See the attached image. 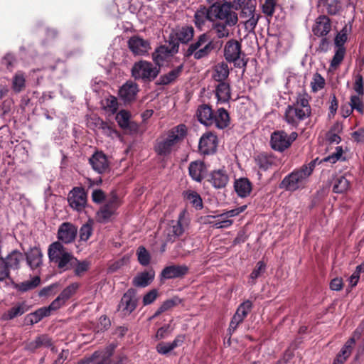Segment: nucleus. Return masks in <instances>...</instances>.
Returning a JSON list of instances; mask_svg holds the SVG:
<instances>
[{
    "label": "nucleus",
    "mask_w": 364,
    "mask_h": 364,
    "mask_svg": "<svg viewBox=\"0 0 364 364\" xmlns=\"http://www.w3.org/2000/svg\"><path fill=\"white\" fill-rule=\"evenodd\" d=\"M310 97L306 93H300L296 100L289 105L284 112V119L288 125L296 128L311 115Z\"/></svg>",
    "instance_id": "nucleus-1"
},
{
    "label": "nucleus",
    "mask_w": 364,
    "mask_h": 364,
    "mask_svg": "<svg viewBox=\"0 0 364 364\" xmlns=\"http://www.w3.org/2000/svg\"><path fill=\"white\" fill-rule=\"evenodd\" d=\"M316 163L315 160L311 161L308 164H304L293 171L283 178L280 188L287 191H295L304 188L316 167Z\"/></svg>",
    "instance_id": "nucleus-2"
},
{
    "label": "nucleus",
    "mask_w": 364,
    "mask_h": 364,
    "mask_svg": "<svg viewBox=\"0 0 364 364\" xmlns=\"http://www.w3.org/2000/svg\"><path fill=\"white\" fill-rule=\"evenodd\" d=\"M186 132V127L182 124L171 128L156 140L154 146L155 151L160 156L169 155L174 146L184 139Z\"/></svg>",
    "instance_id": "nucleus-3"
},
{
    "label": "nucleus",
    "mask_w": 364,
    "mask_h": 364,
    "mask_svg": "<svg viewBox=\"0 0 364 364\" xmlns=\"http://www.w3.org/2000/svg\"><path fill=\"white\" fill-rule=\"evenodd\" d=\"M48 256L50 262L62 271L73 268L77 262V259L60 242H54L49 245Z\"/></svg>",
    "instance_id": "nucleus-4"
},
{
    "label": "nucleus",
    "mask_w": 364,
    "mask_h": 364,
    "mask_svg": "<svg viewBox=\"0 0 364 364\" xmlns=\"http://www.w3.org/2000/svg\"><path fill=\"white\" fill-rule=\"evenodd\" d=\"M210 11L213 15L214 21L225 22L228 25H237L238 15L237 8L230 1H225L221 4L210 6Z\"/></svg>",
    "instance_id": "nucleus-5"
},
{
    "label": "nucleus",
    "mask_w": 364,
    "mask_h": 364,
    "mask_svg": "<svg viewBox=\"0 0 364 364\" xmlns=\"http://www.w3.org/2000/svg\"><path fill=\"white\" fill-rule=\"evenodd\" d=\"M213 48V42L209 40L205 33H203L198 37L196 42L188 46L186 55L188 57L193 55L195 59L199 60L208 56Z\"/></svg>",
    "instance_id": "nucleus-6"
},
{
    "label": "nucleus",
    "mask_w": 364,
    "mask_h": 364,
    "mask_svg": "<svg viewBox=\"0 0 364 364\" xmlns=\"http://www.w3.org/2000/svg\"><path fill=\"white\" fill-rule=\"evenodd\" d=\"M159 71V68L146 60H140L135 63L132 68V76L136 80L149 81L155 79Z\"/></svg>",
    "instance_id": "nucleus-7"
},
{
    "label": "nucleus",
    "mask_w": 364,
    "mask_h": 364,
    "mask_svg": "<svg viewBox=\"0 0 364 364\" xmlns=\"http://www.w3.org/2000/svg\"><path fill=\"white\" fill-rule=\"evenodd\" d=\"M189 218L186 210L180 213L177 220H171L166 228L167 240L173 242L181 236L189 225Z\"/></svg>",
    "instance_id": "nucleus-8"
},
{
    "label": "nucleus",
    "mask_w": 364,
    "mask_h": 364,
    "mask_svg": "<svg viewBox=\"0 0 364 364\" xmlns=\"http://www.w3.org/2000/svg\"><path fill=\"white\" fill-rule=\"evenodd\" d=\"M244 54L241 50V44L236 40L228 41L224 47V57L229 63H233L237 68L245 67L247 62L245 61Z\"/></svg>",
    "instance_id": "nucleus-9"
},
{
    "label": "nucleus",
    "mask_w": 364,
    "mask_h": 364,
    "mask_svg": "<svg viewBox=\"0 0 364 364\" xmlns=\"http://www.w3.org/2000/svg\"><path fill=\"white\" fill-rule=\"evenodd\" d=\"M297 136L298 134L295 132L289 135L284 131L274 132L271 135V147L275 151L282 152L291 146Z\"/></svg>",
    "instance_id": "nucleus-10"
},
{
    "label": "nucleus",
    "mask_w": 364,
    "mask_h": 364,
    "mask_svg": "<svg viewBox=\"0 0 364 364\" xmlns=\"http://www.w3.org/2000/svg\"><path fill=\"white\" fill-rule=\"evenodd\" d=\"M68 202L70 207L77 212H81L87 205V193L82 187H74L68 193Z\"/></svg>",
    "instance_id": "nucleus-11"
},
{
    "label": "nucleus",
    "mask_w": 364,
    "mask_h": 364,
    "mask_svg": "<svg viewBox=\"0 0 364 364\" xmlns=\"http://www.w3.org/2000/svg\"><path fill=\"white\" fill-rule=\"evenodd\" d=\"M137 299L135 289H129L122 296L118 305V310L124 316L130 315L136 308Z\"/></svg>",
    "instance_id": "nucleus-12"
},
{
    "label": "nucleus",
    "mask_w": 364,
    "mask_h": 364,
    "mask_svg": "<svg viewBox=\"0 0 364 364\" xmlns=\"http://www.w3.org/2000/svg\"><path fill=\"white\" fill-rule=\"evenodd\" d=\"M255 4L249 1L242 7L240 17L245 19L246 28L254 30L258 23L259 15L255 13Z\"/></svg>",
    "instance_id": "nucleus-13"
},
{
    "label": "nucleus",
    "mask_w": 364,
    "mask_h": 364,
    "mask_svg": "<svg viewBox=\"0 0 364 364\" xmlns=\"http://www.w3.org/2000/svg\"><path fill=\"white\" fill-rule=\"evenodd\" d=\"M218 146V138L215 134L208 132L203 134L199 141L198 149L204 155H209L215 152Z\"/></svg>",
    "instance_id": "nucleus-14"
},
{
    "label": "nucleus",
    "mask_w": 364,
    "mask_h": 364,
    "mask_svg": "<svg viewBox=\"0 0 364 364\" xmlns=\"http://www.w3.org/2000/svg\"><path fill=\"white\" fill-rule=\"evenodd\" d=\"M77 233V228L69 222L63 223L58 228V239L65 244L75 241Z\"/></svg>",
    "instance_id": "nucleus-15"
},
{
    "label": "nucleus",
    "mask_w": 364,
    "mask_h": 364,
    "mask_svg": "<svg viewBox=\"0 0 364 364\" xmlns=\"http://www.w3.org/2000/svg\"><path fill=\"white\" fill-rule=\"evenodd\" d=\"M254 160L258 168L262 171H267L280 164L279 160L273 154L264 152L256 155Z\"/></svg>",
    "instance_id": "nucleus-16"
},
{
    "label": "nucleus",
    "mask_w": 364,
    "mask_h": 364,
    "mask_svg": "<svg viewBox=\"0 0 364 364\" xmlns=\"http://www.w3.org/2000/svg\"><path fill=\"white\" fill-rule=\"evenodd\" d=\"M27 265L31 270L41 267L43 264V252L40 247H33L25 252Z\"/></svg>",
    "instance_id": "nucleus-17"
},
{
    "label": "nucleus",
    "mask_w": 364,
    "mask_h": 364,
    "mask_svg": "<svg viewBox=\"0 0 364 364\" xmlns=\"http://www.w3.org/2000/svg\"><path fill=\"white\" fill-rule=\"evenodd\" d=\"M128 46L131 51L138 55H145L151 48L149 41L138 36L131 37L128 41Z\"/></svg>",
    "instance_id": "nucleus-18"
},
{
    "label": "nucleus",
    "mask_w": 364,
    "mask_h": 364,
    "mask_svg": "<svg viewBox=\"0 0 364 364\" xmlns=\"http://www.w3.org/2000/svg\"><path fill=\"white\" fill-rule=\"evenodd\" d=\"M210 6L200 5L194 14V23L196 26L202 29L207 21L214 22L213 15L210 11Z\"/></svg>",
    "instance_id": "nucleus-19"
},
{
    "label": "nucleus",
    "mask_w": 364,
    "mask_h": 364,
    "mask_svg": "<svg viewBox=\"0 0 364 364\" xmlns=\"http://www.w3.org/2000/svg\"><path fill=\"white\" fill-rule=\"evenodd\" d=\"M331 30V23L328 17L325 15L319 16L316 18L312 27L314 34L318 37H324Z\"/></svg>",
    "instance_id": "nucleus-20"
},
{
    "label": "nucleus",
    "mask_w": 364,
    "mask_h": 364,
    "mask_svg": "<svg viewBox=\"0 0 364 364\" xmlns=\"http://www.w3.org/2000/svg\"><path fill=\"white\" fill-rule=\"evenodd\" d=\"M130 117V113L122 109L117 114L116 121L122 129L129 130L130 132H136L138 130V125L136 123L132 122Z\"/></svg>",
    "instance_id": "nucleus-21"
},
{
    "label": "nucleus",
    "mask_w": 364,
    "mask_h": 364,
    "mask_svg": "<svg viewBox=\"0 0 364 364\" xmlns=\"http://www.w3.org/2000/svg\"><path fill=\"white\" fill-rule=\"evenodd\" d=\"M92 168L98 173H105L109 169V161L102 152H96L90 159Z\"/></svg>",
    "instance_id": "nucleus-22"
},
{
    "label": "nucleus",
    "mask_w": 364,
    "mask_h": 364,
    "mask_svg": "<svg viewBox=\"0 0 364 364\" xmlns=\"http://www.w3.org/2000/svg\"><path fill=\"white\" fill-rule=\"evenodd\" d=\"M188 272L186 265H171L166 267L161 273V277L165 279H171L184 276Z\"/></svg>",
    "instance_id": "nucleus-23"
},
{
    "label": "nucleus",
    "mask_w": 364,
    "mask_h": 364,
    "mask_svg": "<svg viewBox=\"0 0 364 364\" xmlns=\"http://www.w3.org/2000/svg\"><path fill=\"white\" fill-rule=\"evenodd\" d=\"M355 346V338H350L337 354L333 364H343L350 356Z\"/></svg>",
    "instance_id": "nucleus-24"
},
{
    "label": "nucleus",
    "mask_w": 364,
    "mask_h": 364,
    "mask_svg": "<svg viewBox=\"0 0 364 364\" xmlns=\"http://www.w3.org/2000/svg\"><path fill=\"white\" fill-rule=\"evenodd\" d=\"M210 182L215 188H223L229 181V176L223 168L213 171L210 176Z\"/></svg>",
    "instance_id": "nucleus-25"
},
{
    "label": "nucleus",
    "mask_w": 364,
    "mask_h": 364,
    "mask_svg": "<svg viewBox=\"0 0 364 364\" xmlns=\"http://www.w3.org/2000/svg\"><path fill=\"white\" fill-rule=\"evenodd\" d=\"M215 92L218 102H228L231 98L230 82L228 81L218 82L215 85Z\"/></svg>",
    "instance_id": "nucleus-26"
},
{
    "label": "nucleus",
    "mask_w": 364,
    "mask_h": 364,
    "mask_svg": "<svg viewBox=\"0 0 364 364\" xmlns=\"http://www.w3.org/2000/svg\"><path fill=\"white\" fill-rule=\"evenodd\" d=\"M185 336L178 335L172 342H161L156 346V350L161 355H166L176 348L181 346L184 342Z\"/></svg>",
    "instance_id": "nucleus-27"
},
{
    "label": "nucleus",
    "mask_w": 364,
    "mask_h": 364,
    "mask_svg": "<svg viewBox=\"0 0 364 364\" xmlns=\"http://www.w3.org/2000/svg\"><path fill=\"white\" fill-rule=\"evenodd\" d=\"M155 277V272L153 269H149L137 274L132 280V284L136 287H146L149 286Z\"/></svg>",
    "instance_id": "nucleus-28"
},
{
    "label": "nucleus",
    "mask_w": 364,
    "mask_h": 364,
    "mask_svg": "<svg viewBox=\"0 0 364 364\" xmlns=\"http://www.w3.org/2000/svg\"><path fill=\"white\" fill-rule=\"evenodd\" d=\"M230 70L225 62L218 63L214 66L212 78L216 82H226L229 76Z\"/></svg>",
    "instance_id": "nucleus-29"
},
{
    "label": "nucleus",
    "mask_w": 364,
    "mask_h": 364,
    "mask_svg": "<svg viewBox=\"0 0 364 364\" xmlns=\"http://www.w3.org/2000/svg\"><path fill=\"white\" fill-rule=\"evenodd\" d=\"M138 92L137 85L134 82H127L119 91L120 97L124 101H131L134 99Z\"/></svg>",
    "instance_id": "nucleus-30"
},
{
    "label": "nucleus",
    "mask_w": 364,
    "mask_h": 364,
    "mask_svg": "<svg viewBox=\"0 0 364 364\" xmlns=\"http://www.w3.org/2000/svg\"><path fill=\"white\" fill-rule=\"evenodd\" d=\"M22 259L23 254L17 250L11 251L6 257H3L10 270H18Z\"/></svg>",
    "instance_id": "nucleus-31"
},
{
    "label": "nucleus",
    "mask_w": 364,
    "mask_h": 364,
    "mask_svg": "<svg viewBox=\"0 0 364 364\" xmlns=\"http://www.w3.org/2000/svg\"><path fill=\"white\" fill-rule=\"evenodd\" d=\"M213 114L212 109L207 105L200 106L197 111L198 121L205 126L213 125Z\"/></svg>",
    "instance_id": "nucleus-32"
},
{
    "label": "nucleus",
    "mask_w": 364,
    "mask_h": 364,
    "mask_svg": "<svg viewBox=\"0 0 364 364\" xmlns=\"http://www.w3.org/2000/svg\"><path fill=\"white\" fill-rule=\"evenodd\" d=\"M213 125L214 124L217 128L225 129L230 123L229 114L224 108H220L213 114Z\"/></svg>",
    "instance_id": "nucleus-33"
},
{
    "label": "nucleus",
    "mask_w": 364,
    "mask_h": 364,
    "mask_svg": "<svg viewBox=\"0 0 364 364\" xmlns=\"http://www.w3.org/2000/svg\"><path fill=\"white\" fill-rule=\"evenodd\" d=\"M117 208V206L114 202H110L102 206L97 213L98 221L100 223L107 222L114 214Z\"/></svg>",
    "instance_id": "nucleus-34"
},
{
    "label": "nucleus",
    "mask_w": 364,
    "mask_h": 364,
    "mask_svg": "<svg viewBox=\"0 0 364 364\" xmlns=\"http://www.w3.org/2000/svg\"><path fill=\"white\" fill-rule=\"evenodd\" d=\"M52 346L51 339L45 334L41 335L26 344V348L30 351H34L41 347H50Z\"/></svg>",
    "instance_id": "nucleus-35"
},
{
    "label": "nucleus",
    "mask_w": 364,
    "mask_h": 364,
    "mask_svg": "<svg viewBox=\"0 0 364 364\" xmlns=\"http://www.w3.org/2000/svg\"><path fill=\"white\" fill-rule=\"evenodd\" d=\"M183 65H181L171 70L168 73L161 75L157 81V84L161 85H166L173 82L181 75Z\"/></svg>",
    "instance_id": "nucleus-36"
},
{
    "label": "nucleus",
    "mask_w": 364,
    "mask_h": 364,
    "mask_svg": "<svg viewBox=\"0 0 364 364\" xmlns=\"http://www.w3.org/2000/svg\"><path fill=\"white\" fill-rule=\"evenodd\" d=\"M212 29L214 31L215 36L218 38H226L230 35L229 28L234 27L235 25H228L225 22L214 21L212 22Z\"/></svg>",
    "instance_id": "nucleus-37"
},
{
    "label": "nucleus",
    "mask_w": 364,
    "mask_h": 364,
    "mask_svg": "<svg viewBox=\"0 0 364 364\" xmlns=\"http://www.w3.org/2000/svg\"><path fill=\"white\" fill-rule=\"evenodd\" d=\"M235 190L237 195L241 198L247 197L250 195L252 186L247 178H242L235 182Z\"/></svg>",
    "instance_id": "nucleus-38"
},
{
    "label": "nucleus",
    "mask_w": 364,
    "mask_h": 364,
    "mask_svg": "<svg viewBox=\"0 0 364 364\" xmlns=\"http://www.w3.org/2000/svg\"><path fill=\"white\" fill-rule=\"evenodd\" d=\"M28 309L29 307L26 302L18 303L15 306L8 310L6 313L4 314L2 318L4 320H11L17 316H21L25 312L28 311Z\"/></svg>",
    "instance_id": "nucleus-39"
},
{
    "label": "nucleus",
    "mask_w": 364,
    "mask_h": 364,
    "mask_svg": "<svg viewBox=\"0 0 364 364\" xmlns=\"http://www.w3.org/2000/svg\"><path fill=\"white\" fill-rule=\"evenodd\" d=\"M171 55V50L166 46H162L152 53V58L157 65L161 66Z\"/></svg>",
    "instance_id": "nucleus-40"
},
{
    "label": "nucleus",
    "mask_w": 364,
    "mask_h": 364,
    "mask_svg": "<svg viewBox=\"0 0 364 364\" xmlns=\"http://www.w3.org/2000/svg\"><path fill=\"white\" fill-rule=\"evenodd\" d=\"M48 316H50L48 314V310L45 307H42L37 309L34 312L27 314L25 320L27 324L33 325L38 323L44 317H47Z\"/></svg>",
    "instance_id": "nucleus-41"
},
{
    "label": "nucleus",
    "mask_w": 364,
    "mask_h": 364,
    "mask_svg": "<svg viewBox=\"0 0 364 364\" xmlns=\"http://www.w3.org/2000/svg\"><path fill=\"white\" fill-rule=\"evenodd\" d=\"M41 282L39 276L33 277L31 280L24 281L21 283L15 284L14 287L18 291L26 292L37 287Z\"/></svg>",
    "instance_id": "nucleus-42"
},
{
    "label": "nucleus",
    "mask_w": 364,
    "mask_h": 364,
    "mask_svg": "<svg viewBox=\"0 0 364 364\" xmlns=\"http://www.w3.org/2000/svg\"><path fill=\"white\" fill-rule=\"evenodd\" d=\"M204 164L202 162L193 161L189 166V174L196 181H200L203 176Z\"/></svg>",
    "instance_id": "nucleus-43"
},
{
    "label": "nucleus",
    "mask_w": 364,
    "mask_h": 364,
    "mask_svg": "<svg viewBox=\"0 0 364 364\" xmlns=\"http://www.w3.org/2000/svg\"><path fill=\"white\" fill-rule=\"evenodd\" d=\"M350 188V181L345 176H338L334 179L333 191L336 193H343Z\"/></svg>",
    "instance_id": "nucleus-44"
},
{
    "label": "nucleus",
    "mask_w": 364,
    "mask_h": 364,
    "mask_svg": "<svg viewBox=\"0 0 364 364\" xmlns=\"http://www.w3.org/2000/svg\"><path fill=\"white\" fill-rule=\"evenodd\" d=\"M349 106L360 114H364V95H352L350 97Z\"/></svg>",
    "instance_id": "nucleus-45"
},
{
    "label": "nucleus",
    "mask_w": 364,
    "mask_h": 364,
    "mask_svg": "<svg viewBox=\"0 0 364 364\" xmlns=\"http://www.w3.org/2000/svg\"><path fill=\"white\" fill-rule=\"evenodd\" d=\"M193 34L194 29L192 26H184L178 31L176 37L180 42L185 43L193 38Z\"/></svg>",
    "instance_id": "nucleus-46"
},
{
    "label": "nucleus",
    "mask_w": 364,
    "mask_h": 364,
    "mask_svg": "<svg viewBox=\"0 0 364 364\" xmlns=\"http://www.w3.org/2000/svg\"><path fill=\"white\" fill-rule=\"evenodd\" d=\"M103 109L109 114H114L118 109L117 99L114 96H109L102 102Z\"/></svg>",
    "instance_id": "nucleus-47"
},
{
    "label": "nucleus",
    "mask_w": 364,
    "mask_h": 364,
    "mask_svg": "<svg viewBox=\"0 0 364 364\" xmlns=\"http://www.w3.org/2000/svg\"><path fill=\"white\" fill-rule=\"evenodd\" d=\"M184 198L189 201L196 208L201 209L203 207L202 199L198 193L193 191H187L184 193Z\"/></svg>",
    "instance_id": "nucleus-48"
},
{
    "label": "nucleus",
    "mask_w": 364,
    "mask_h": 364,
    "mask_svg": "<svg viewBox=\"0 0 364 364\" xmlns=\"http://www.w3.org/2000/svg\"><path fill=\"white\" fill-rule=\"evenodd\" d=\"M345 48H335L334 55L331 60L330 66L333 69H336L342 63L346 55Z\"/></svg>",
    "instance_id": "nucleus-49"
},
{
    "label": "nucleus",
    "mask_w": 364,
    "mask_h": 364,
    "mask_svg": "<svg viewBox=\"0 0 364 364\" xmlns=\"http://www.w3.org/2000/svg\"><path fill=\"white\" fill-rule=\"evenodd\" d=\"M26 79L23 73L17 72L12 80V89L16 92H20L25 87Z\"/></svg>",
    "instance_id": "nucleus-50"
},
{
    "label": "nucleus",
    "mask_w": 364,
    "mask_h": 364,
    "mask_svg": "<svg viewBox=\"0 0 364 364\" xmlns=\"http://www.w3.org/2000/svg\"><path fill=\"white\" fill-rule=\"evenodd\" d=\"M79 287L80 284L78 283H72L66 288H65L59 294V296L66 302V301H68L77 292Z\"/></svg>",
    "instance_id": "nucleus-51"
},
{
    "label": "nucleus",
    "mask_w": 364,
    "mask_h": 364,
    "mask_svg": "<svg viewBox=\"0 0 364 364\" xmlns=\"http://www.w3.org/2000/svg\"><path fill=\"white\" fill-rule=\"evenodd\" d=\"M325 80L321 76V74L316 73L312 78L311 82V90L314 92H317L318 91L323 89L325 86Z\"/></svg>",
    "instance_id": "nucleus-52"
},
{
    "label": "nucleus",
    "mask_w": 364,
    "mask_h": 364,
    "mask_svg": "<svg viewBox=\"0 0 364 364\" xmlns=\"http://www.w3.org/2000/svg\"><path fill=\"white\" fill-rule=\"evenodd\" d=\"M266 269V265L262 261H259L255 268L253 269L252 273L250 275V280L249 283H250L252 285L255 284V280L260 277L262 273L264 272Z\"/></svg>",
    "instance_id": "nucleus-53"
},
{
    "label": "nucleus",
    "mask_w": 364,
    "mask_h": 364,
    "mask_svg": "<svg viewBox=\"0 0 364 364\" xmlns=\"http://www.w3.org/2000/svg\"><path fill=\"white\" fill-rule=\"evenodd\" d=\"M326 10L330 15L337 14L341 9V4L339 0H326Z\"/></svg>",
    "instance_id": "nucleus-54"
},
{
    "label": "nucleus",
    "mask_w": 364,
    "mask_h": 364,
    "mask_svg": "<svg viewBox=\"0 0 364 364\" xmlns=\"http://www.w3.org/2000/svg\"><path fill=\"white\" fill-rule=\"evenodd\" d=\"M246 208H247V205H242L240 207L230 210L228 211H226V212H225L222 214H220L218 215H216V216L208 215V218H225L228 219L229 218L236 216V215H239L240 213H242L243 211H245Z\"/></svg>",
    "instance_id": "nucleus-55"
},
{
    "label": "nucleus",
    "mask_w": 364,
    "mask_h": 364,
    "mask_svg": "<svg viewBox=\"0 0 364 364\" xmlns=\"http://www.w3.org/2000/svg\"><path fill=\"white\" fill-rule=\"evenodd\" d=\"M252 308V303L250 300H246L240 304L237 311L236 314H238L243 320L246 318L248 313Z\"/></svg>",
    "instance_id": "nucleus-56"
},
{
    "label": "nucleus",
    "mask_w": 364,
    "mask_h": 364,
    "mask_svg": "<svg viewBox=\"0 0 364 364\" xmlns=\"http://www.w3.org/2000/svg\"><path fill=\"white\" fill-rule=\"evenodd\" d=\"M353 89L355 92V95H364V82L360 74H357L354 77Z\"/></svg>",
    "instance_id": "nucleus-57"
},
{
    "label": "nucleus",
    "mask_w": 364,
    "mask_h": 364,
    "mask_svg": "<svg viewBox=\"0 0 364 364\" xmlns=\"http://www.w3.org/2000/svg\"><path fill=\"white\" fill-rule=\"evenodd\" d=\"M218 220L215 221H210V218H208V216L206 217L205 222L211 224L213 227L215 228H226L230 227L232 224V220L227 219L225 218H218Z\"/></svg>",
    "instance_id": "nucleus-58"
},
{
    "label": "nucleus",
    "mask_w": 364,
    "mask_h": 364,
    "mask_svg": "<svg viewBox=\"0 0 364 364\" xmlns=\"http://www.w3.org/2000/svg\"><path fill=\"white\" fill-rule=\"evenodd\" d=\"M79 233H80V240L81 241H84V242L87 241L92 234V224L90 223H87L82 225L80 229Z\"/></svg>",
    "instance_id": "nucleus-59"
},
{
    "label": "nucleus",
    "mask_w": 364,
    "mask_h": 364,
    "mask_svg": "<svg viewBox=\"0 0 364 364\" xmlns=\"http://www.w3.org/2000/svg\"><path fill=\"white\" fill-rule=\"evenodd\" d=\"M137 256L139 262L143 265L146 266L150 262V255L145 247L140 246L137 250Z\"/></svg>",
    "instance_id": "nucleus-60"
},
{
    "label": "nucleus",
    "mask_w": 364,
    "mask_h": 364,
    "mask_svg": "<svg viewBox=\"0 0 364 364\" xmlns=\"http://www.w3.org/2000/svg\"><path fill=\"white\" fill-rule=\"evenodd\" d=\"M343 153V149L341 146H337L336 148V151L329 156L325 157L323 159L324 162H329L331 164H335L337 162L342 156Z\"/></svg>",
    "instance_id": "nucleus-61"
},
{
    "label": "nucleus",
    "mask_w": 364,
    "mask_h": 364,
    "mask_svg": "<svg viewBox=\"0 0 364 364\" xmlns=\"http://www.w3.org/2000/svg\"><path fill=\"white\" fill-rule=\"evenodd\" d=\"M275 5V0H265L262 5L263 13L269 16H272L274 12Z\"/></svg>",
    "instance_id": "nucleus-62"
},
{
    "label": "nucleus",
    "mask_w": 364,
    "mask_h": 364,
    "mask_svg": "<svg viewBox=\"0 0 364 364\" xmlns=\"http://www.w3.org/2000/svg\"><path fill=\"white\" fill-rule=\"evenodd\" d=\"M347 41L346 31L341 30L336 36L334 39L335 48H345L344 43Z\"/></svg>",
    "instance_id": "nucleus-63"
},
{
    "label": "nucleus",
    "mask_w": 364,
    "mask_h": 364,
    "mask_svg": "<svg viewBox=\"0 0 364 364\" xmlns=\"http://www.w3.org/2000/svg\"><path fill=\"white\" fill-rule=\"evenodd\" d=\"M65 304V301L63 299H62V298L60 296H58L55 300H53L51 302V304L45 308L48 310V314L50 315L52 311L59 309Z\"/></svg>",
    "instance_id": "nucleus-64"
}]
</instances>
